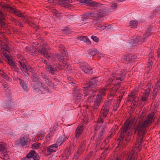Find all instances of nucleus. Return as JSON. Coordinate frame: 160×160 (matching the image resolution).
Here are the masks:
<instances>
[{"label":"nucleus","mask_w":160,"mask_h":160,"mask_svg":"<svg viewBox=\"0 0 160 160\" xmlns=\"http://www.w3.org/2000/svg\"><path fill=\"white\" fill-rule=\"evenodd\" d=\"M111 101L107 100L105 101L104 105L102 107L109 110L110 109V106L111 105Z\"/></svg>","instance_id":"nucleus-33"},{"label":"nucleus","mask_w":160,"mask_h":160,"mask_svg":"<svg viewBox=\"0 0 160 160\" xmlns=\"http://www.w3.org/2000/svg\"><path fill=\"white\" fill-rule=\"evenodd\" d=\"M138 22L135 20H133L130 21L129 25L131 28H136L138 26Z\"/></svg>","instance_id":"nucleus-35"},{"label":"nucleus","mask_w":160,"mask_h":160,"mask_svg":"<svg viewBox=\"0 0 160 160\" xmlns=\"http://www.w3.org/2000/svg\"><path fill=\"white\" fill-rule=\"evenodd\" d=\"M26 156L29 158L33 157L34 160H39L40 159V157L38 154L34 150H31L27 154Z\"/></svg>","instance_id":"nucleus-19"},{"label":"nucleus","mask_w":160,"mask_h":160,"mask_svg":"<svg viewBox=\"0 0 160 160\" xmlns=\"http://www.w3.org/2000/svg\"><path fill=\"white\" fill-rule=\"evenodd\" d=\"M135 121V119H131L130 120L129 122H125V123H128L129 124V127H130V125L132 126L134 124Z\"/></svg>","instance_id":"nucleus-58"},{"label":"nucleus","mask_w":160,"mask_h":160,"mask_svg":"<svg viewBox=\"0 0 160 160\" xmlns=\"http://www.w3.org/2000/svg\"><path fill=\"white\" fill-rule=\"evenodd\" d=\"M32 87L33 89L36 92H39L40 91L39 88L36 87L35 84H32Z\"/></svg>","instance_id":"nucleus-53"},{"label":"nucleus","mask_w":160,"mask_h":160,"mask_svg":"<svg viewBox=\"0 0 160 160\" xmlns=\"http://www.w3.org/2000/svg\"><path fill=\"white\" fill-rule=\"evenodd\" d=\"M106 90L104 88H101L98 90V93L95 99L93 108L95 109L98 108L100 103L106 94Z\"/></svg>","instance_id":"nucleus-2"},{"label":"nucleus","mask_w":160,"mask_h":160,"mask_svg":"<svg viewBox=\"0 0 160 160\" xmlns=\"http://www.w3.org/2000/svg\"><path fill=\"white\" fill-rule=\"evenodd\" d=\"M45 83L49 87H53L54 85V84L50 80L49 78L48 80H47L45 81Z\"/></svg>","instance_id":"nucleus-45"},{"label":"nucleus","mask_w":160,"mask_h":160,"mask_svg":"<svg viewBox=\"0 0 160 160\" xmlns=\"http://www.w3.org/2000/svg\"><path fill=\"white\" fill-rule=\"evenodd\" d=\"M93 151L90 152L87 155L86 158L90 160L91 157L93 155Z\"/></svg>","instance_id":"nucleus-63"},{"label":"nucleus","mask_w":160,"mask_h":160,"mask_svg":"<svg viewBox=\"0 0 160 160\" xmlns=\"http://www.w3.org/2000/svg\"><path fill=\"white\" fill-rule=\"evenodd\" d=\"M72 146H70L68 151H67L66 156L67 158H69V156L71 154V152L72 151Z\"/></svg>","instance_id":"nucleus-42"},{"label":"nucleus","mask_w":160,"mask_h":160,"mask_svg":"<svg viewBox=\"0 0 160 160\" xmlns=\"http://www.w3.org/2000/svg\"><path fill=\"white\" fill-rule=\"evenodd\" d=\"M111 160H121V159L118 155H115Z\"/></svg>","instance_id":"nucleus-64"},{"label":"nucleus","mask_w":160,"mask_h":160,"mask_svg":"<svg viewBox=\"0 0 160 160\" xmlns=\"http://www.w3.org/2000/svg\"><path fill=\"white\" fill-rule=\"evenodd\" d=\"M19 67L22 72L26 76H29L28 72L30 70L31 67L28 65V63L26 59H22L20 61H18Z\"/></svg>","instance_id":"nucleus-4"},{"label":"nucleus","mask_w":160,"mask_h":160,"mask_svg":"<svg viewBox=\"0 0 160 160\" xmlns=\"http://www.w3.org/2000/svg\"><path fill=\"white\" fill-rule=\"evenodd\" d=\"M58 50L60 52V53L61 54H64L65 56L67 55V51L66 50V48L64 45L62 44H59L58 46Z\"/></svg>","instance_id":"nucleus-29"},{"label":"nucleus","mask_w":160,"mask_h":160,"mask_svg":"<svg viewBox=\"0 0 160 160\" xmlns=\"http://www.w3.org/2000/svg\"><path fill=\"white\" fill-rule=\"evenodd\" d=\"M104 5L102 4H100V3H98L95 1H93L92 0L91 4L90 5L91 7H97L98 6L100 7H102Z\"/></svg>","instance_id":"nucleus-37"},{"label":"nucleus","mask_w":160,"mask_h":160,"mask_svg":"<svg viewBox=\"0 0 160 160\" xmlns=\"http://www.w3.org/2000/svg\"><path fill=\"white\" fill-rule=\"evenodd\" d=\"M14 105V102L13 101L12 97H9L8 98L6 102L4 103V107L5 108L10 109L13 108Z\"/></svg>","instance_id":"nucleus-16"},{"label":"nucleus","mask_w":160,"mask_h":160,"mask_svg":"<svg viewBox=\"0 0 160 160\" xmlns=\"http://www.w3.org/2000/svg\"><path fill=\"white\" fill-rule=\"evenodd\" d=\"M153 64L152 61H149L148 62L147 65V70L150 71L151 68H152V65Z\"/></svg>","instance_id":"nucleus-47"},{"label":"nucleus","mask_w":160,"mask_h":160,"mask_svg":"<svg viewBox=\"0 0 160 160\" xmlns=\"http://www.w3.org/2000/svg\"><path fill=\"white\" fill-rule=\"evenodd\" d=\"M155 117L154 112L149 113L145 118L141 116L136 121V125L134 128V134L137 132V135H145L147 133V128L154 121Z\"/></svg>","instance_id":"nucleus-1"},{"label":"nucleus","mask_w":160,"mask_h":160,"mask_svg":"<svg viewBox=\"0 0 160 160\" xmlns=\"http://www.w3.org/2000/svg\"><path fill=\"white\" fill-rule=\"evenodd\" d=\"M98 80L97 78H94L91 79L87 84L88 90H97Z\"/></svg>","instance_id":"nucleus-12"},{"label":"nucleus","mask_w":160,"mask_h":160,"mask_svg":"<svg viewBox=\"0 0 160 160\" xmlns=\"http://www.w3.org/2000/svg\"><path fill=\"white\" fill-rule=\"evenodd\" d=\"M121 82H117V83L114 84V86L111 88L110 92L108 94V100L112 101V99L115 96L117 91L121 86Z\"/></svg>","instance_id":"nucleus-10"},{"label":"nucleus","mask_w":160,"mask_h":160,"mask_svg":"<svg viewBox=\"0 0 160 160\" xmlns=\"http://www.w3.org/2000/svg\"><path fill=\"white\" fill-rule=\"evenodd\" d=\"M83 153V148L82 147H80L75 153L72 158V160H78L80 157V156Z\"/></svg>","instance_id":"nucleus-22"},{"label":"nucleus","mask_w":160,"mask_h":160,"mask_svg":"<svg viewBox=\"0 0 160 160\" xmlns=\"http://www.w3.org/2000/svg\"><path fill=\"white\" fill-rule=\"evenodd\" d=\"M61 68H62L63 70H65L68 71L70 69V65L67 63L66 62H65L62 65L60 66Z\"/></svg>","instance_id":"nucleus-34"},{"label":"nucleus","mask_w":160,"mask_h":160,"mask_svg":"<svg viewBox=\"0 0 160 160\" xmlns=\"http://www.w3.org/2000/svg\"><path fill=\"white\" fill-rule=\"evenodd\" d=\"M8 152L6 148V144L3 142H0V158L4 160H9Z\"/></svg>","instance_id":"nucleus-6"},{"label":"nucleus","mask_w":160,"mask_h":160,"mask_svg":"<svg viewBox=\"0 0 160 160\" xmlns=\"http://www.w3.org/2000/svg\"><path fill=\"white\" fill-rule=\"evenodd\" d=\"M80 67L85 73L88 74H92L93 72L92 68L87 63L85 62L82 63Z\"/></svg>","instance_id":"nucleus-15"},{"label":"nucleus","mask_w":160,"mask_h":160,"mask_svg":"<svg viewBox=\"0 0 160 160\" xmlns=\"http://www.w3.org/2000/svg\"><path fill=\"white\" fill-rule=\"evenodd\" d=\"M103 138L98 137L96 140V141L95 145L96 147L98 146L102 142V140Z\"/></svg>","instance_id":"nucleus-40"},{"label":"nucleus","mask_w":160,"mask_h":160,"mask_svg":"<svg viewBox=\"0 0 160 160\" xmlns=\"http://www.w3.org/2000/svg\"><path fill=\"white\" fill-rule=\"evenodd\" d=\"M60 55L58 57V58L60 62H63L64 61V59L65 58L64 57H67L68 56V53H67V55L65 56L64 54H61V53H60L59 54Z\"/></svg>","instance_id":"nucleus-38"},{"label":"nucleus","mask_w":160,"mask_h":160,"mask_svg":"<svg viewBox=\"0 0 160 160\" xmlns=\"http://www.w3.org/2000/svg\"><path fill=\"white\" fill-rule=\"evenodd\" d=\"M109 110L102 107L97 121L98 123L101 124L103 122L105 118L107 117Z\"/></svg>","instance_id":"nucleus-11"},{"label":"nucleus","mask_w":160,"mask_h":160,"mask_svg":"<svg viewBox=\"0 0 160 160\" xmlns=\"http://www.w3.org/2000/svg\"><path fill=\"white\" fill-rule=\"evenodd\" d=\"M106 151H104L101 154L100 156V158H99L101 160L104 159L106 157L105 154H106Z\"/></svg>","instance_id":"nucleus-51"},{"label":"nucleus","mask_w":160,"mask_h":160,"mask_svg":"<svg viewBox=\"0 0 160 160\" xmlns=\"http://www.w3.org/2000/svg\"><path fill=\"white\" fill-rule=\"evenodd\" d=\"M65 141L66 138H65V136L63 135L61 136L57 139L56 143L59 146L62 145Z\"/></svg>","instance_id":"nucleus-30"},{"label":"nucleus","mask_w":160,"mask_h":160,"mask_svg":"<svg viewBox=\"0 0 160 160\" xmlns=\"http://www.w3.org/2000/svg\"><path fill=\"white\" fill-rule=\"evenodd\" d=\"M17 58L18 59V61H20L22 59H26L22 55L20 54H18L17 55Z\"/></svg>","instance_id":"nucleus-52"},{"label":"nucleus","mask_w":160,"mask_h":160,"mask_svg":"<svg viewBox=\"0 0 160 160\" xmlns=\"http://www.w3.org/2000/svg\"><path fill=\"white\" fill-rule=\"evenodd\" d=\"M137 156L136 153L132 151L129 153L124 160H136Z\"/></svg>","instance_id":"nucleus-25"},{"label":"nucleus","mask_w":160,"mask_h":160,"mask_svg":"<svg viewBox=\"0 0 160 160\" xmlns=\"http://www.w3.org/2000/svg\"><path fill=\"white\" fill-rule=\"evenodd\" d=\"M2 48L6 51H8L9 50V47L6 43H4L2 45Z\"/></svg>","instance_id":"nucleus-61"},{"label":"nucleus","mask_w":160,"mask_h":160,"mask_svg":"<svg viewBox=\"0 0 160 160\" xmlns=\"http://www.w3.org/2000/svg\"><path fill=\"white\" fill-rule=\"evenodd\" d=\"M137 93L136 91H133L132 92L130 96V97L133 99V101H134L135 102H136V101H135V98H136V95Z\"/></svg>","instance_id":"nucleus-46"},{"label":"nucleus","mask_w":160,"mask_h":160,"mask_svg":"<svg viewBox=\"0 0 160 160\" xmlns=\"http://www.w3.org/2000/svg\"><path fill=\"white\" fill-rule=\"evenodd\" d=\"M91 38L93 40V41L96 42H97L99 41V38L97 36L92 35L91 36Z\"/></svg>","instance_id":"nucleus-56"},{"label":"nucleus","mask_w":160,"mask_h":160,"mask_svg":"<svg viewBox=\"0 0 160 160\" xmlns=\"http://www.w3.org/2000/svg\"><path fill=\"white\" fill-rule=\"evenodd\" d=\"M83 131V126H79L77 127L75 131V138H78L82 134Z\"/></svg>","instance_id":"nucleus-27"},{"label":"nucleus","mask_w":160,"mask_h":160,"mask_svg":"<svg viewBox=\"0 0 160 160\" xmlns=\"http://www.w3.org/2000/svg\"><path fill=\"white\" fill-rule=\"evenodd\" d=\"M56 149H53L49 147V146L47 148V152L48 154H51L52 152H56Z\"/></svg>","instance_id":"nucleus-43"},{"label":"nucleus","mask_w":160,"mask_h":160,"mask_svg":"<svg viewBox=\"0 0 160 160\" xmlns=\"http://www.w3.org/2000/svg\"><path fill=\"white\" fill-rule=\"evenodd\" d=\"M92 13L90 12V13H85L82 14V16L83 17H85L86 18H88V17L90 16H92Z\"/></svg>","instance_id":"nucleus-62"},{"label":"nucleus","mask_w":160,"mask_h":160,"mask_svg":"<svg viewBox=\"0 0 160 160\" xmlns=\"http://www.w3.org/2000/svg\"><path fill=\"white\" fill-rule=\"evenodd\" d=\"M158 91V89L157 88H154L152 92V97L153 98H155L157 95V92Z\"/></svg>","instance_id":"nucleus-48"},{"label":"nucleus","mask_w":160,"mask_h":160,"mask_svg":"<svg viewBox=\"0 0 160 160\" xmlns=\"http://www.w3.org/2000/svg\"><path fill=\"white\" fill-rule=\"evenodd\" d=\"M148 57H149V60L148 61H152V60H154V59L153 58H154V54L153 52L152 51H151L149 55H148Z\"/></svg>","instance_id":"nucleus-44"},{"label":"nucleus","mask_w":160,"mask_h":160,"mask_svg":"<svg viewBox=\"0 0 160 160\" xmlns=\"http://www.w3.org/2000/svg\"><path fill=\"white\" fill-rule=\"evenodd\" d=\"M37 50L40 53L43 54L45 57H46L47 58H50V54L48 53L45 48L43 47L41 48H37Z\"/></svg>","instance_id":"nucleus-24"},{"label":"nucleus","mask_w":160,"mask_h":160,"mask_svg":"<svg viewBox=\"0 0 160 160\" xmlns=\"http://www.w3.org/2000/svg\"><path fill=\"white\" fill-rule=\"evenodd\" d=\"M150 88H148L145 89L144 90L143 94L148 96L150 91Z\"/></svg>","instance_id":"nucleus-54"},{"label":"nucleus","mask_w":160,"mask_h":160,"mask_svg":"<svg viewBox=\"0 0 160 160\" xmlns=\"http://www.w3.org/2000/svg\"><path fill=\"white\" fill-rule=\"evenodd\" d=\"M48 66V68L49 69V72H51L52 74H55V72L58 70V68H57L56 67H52L51 65Z\"/></svg>","instance_id":"nucleus-36"},{"label":"nucleus","mask_w":160,"mask_h":160,"mask_svg":"<svg viewBox=\"0 0 160 160\" xmlns=\"http://www.w3.org/2000/svg\"><path fill=\"white\" fill-rule=\"evenodd\" d=\"M31 47L30 48L29 47L27 46L25 48V50L27 52H30L32 53H35V51L34 50L33 51L31 49Z\"/></svg>","instance_id":"nucleus-50"},{"label":"nucleus","mask_w":160,"mask_h":160,"mask_svg":"<svg viewBox=\"0 0 160 160\" xmlns=\"http://www.w3.org/2000/svg\"><path fill=\"white\" fill-rule=\"evenodd\" d=\"M141 42V37L140 36L137 37L133 41L132 45L135 46L139 44Z\"/></svg>","instance_id":"nucleus-32"},{"label":"nucleus","mask_w":160,"mask_h":160,"mask_svg":"<svg viewBox=\"0 0 160 160\" xmlns=\"http://www.w3.org/2000/svg\"><path fill=\"white\" fill-rule=\"evenodd\" d=\"M160 87V80H158L157 82H156L155 86L154 87V88H157L158 89Z\"/></svg>","instance_id":"nucleus-60"},{"label":"nucleus","mask_w":160,"mask_h":160,"mask_svg":"<svg viewBox=\"0 0 160 160\" xmlns=\"http://www.w3.org/2000/svg\"><path fill=\"white\" fill-rule=\"evenodd\" d=\"M7 62L11 66H14L15 65V63L11 59H8V60L7 61Z\"/></svg>","instance_id":"nucleus-57"},{"label":"nucleus","mask_w":160,"mask_h":160,"mask_svg":"<svg viewBox=\"0 0 160 160\" xmlns=\"http://www.w3.org/2000/svg\"><path fill=\"white\" fill-rule=\"evenodd\" d=\"M71 29L68 27H65L64 29L62 30V31L65 33L68 34L70 32Z\"/></svg>","instance_id":"nucleus-49"},{"label":"nucleus","mask_w":160,"mask_h":160,"mask_svg":"<svg viewBox=\"0 0 160 160\" xmlns=\"http://www.w3.org/2000/svg\"><path fill=\"white\" fill-rule=\"evenodd\" d=\"M108 8H103L96 12L92 13V16L93 17V22L96 23L99 22L100 20L104 15H107L108 13Z\"/></svg>","instance_id":"nucleus-3"},{"label":"nucleus","mask_w":160,"mask_h":160,"mask_svg":"<svg viewBox=\"0 0 160 160\" xmlns=\"http://www.w3.org/2000/svg\"><path fill=\"white\" fill-rule=\"evenodd\" d=\"M126 74V72L124 69H119L118 70L114 72L112 74V77H116V80H119L121 81H123L125 78ZM117 82L115 83H117Z\"/></svg>","instance_id":"nucleus-5"},{"label":"nucleus","mask_w":160,"mask_h":160,"mask_svg":"<svg viewBox=\"0 0 160 160\" xmlns=\"http://www.w3.org/2000/svg\"><path fill=\"white\" fill-rule=\"evenodd\" d=\"M1 7H0V26L2 28H5L7 27V25L4 22L3 20L5 19L3 14L1 11Z\"/></svg>","instance_id":"nucleus-23"},{"label":"nucleus","mask_w":160,"mask_h":160,"mask_svg":"<svg viewBox=\"0 0 160 160\" xmlns=\"http://www.w3.org/2000/svg\"><path fill=\"white\" fill-rule=\"evenodd\" d=\"M20 143L22 146L29 145L31 141L28 136L25 135L23 137H21Z\"/></svg>","instance_id":"nucleus-18"},{"label":"nucleus","mask_w":160,"mask_h":160,"mask_svg":"<svg viewBox=\"0 0 160 160\" xmlns=\"http://www.w3.org/2000/svg\"><path fill=\"white\" fill-rule=\"evenodd\" d=\"M107 123L106 122H105L103 124L101 125L98 128V126L97 125L95 127V131H98V137L102 138H104V134L106 132V129L107 127L106 125Z\"/></svg>","instance_id":"nucleus-9"},{"label":"nucleus","mask_w":160,"mask_h":160,"mask_svg":"<svg viewBox=\"0 0 160 160\" xmlns=\"http://www.w3.org/2000/svg\"><path fill=\"white\" fill-rule=\"evenodd\" d=\"M41 145L40 143H34L32 145V149H38Z\"/></svg>","instance_id":"nucleus-41"},{"label":"nucleus","mask_w":160,"mask_h":160,"mask_svg":"<svg viewBox=\"0 0 160 160\" xmlns=\"http://www.w3.org/2000/svg\"><path fill=\"white\" fill-rule=\"evenodd\" d=\"M97 90H88L84 93V98L87 101L90 103L93 101V98Z\"/></svg>","instance_id":"nucleus-8"},{"label":"nucleus","mask_w":160,"mask_h":160,"mask_svg":"<svg viewBox=\"0 0 160 160\" xmlns=\"http://www.w3.org/2000/svg\"><path fill=\"white\" fill-rule=\"evenodd\" d=\"M18 80L20 82V84L21 85L22 88L26 91L28 90V85L24 80L19 78H17V80Z\"/></svg>","instance_id":"nucleus-28"},{"label":"nucleus","mask_w":160,"mask_h":160,"mask_svg":"<svg viewBox=\"0 0 160 160\" xmlns=\"http://www.w3.org/2000/svg\"><path fill=\"white\" fill-rule=\"evenodd\" d=\"M148 97V96L143 94V96L141 98V100L142 101H146L147 100Z\"/></svg>","instance_id":"nucleus-55"},{"label":"nucleus","mask_w":160,"mask_h":160,"mask_svg":"<svg viewBox=\"0 0 160 160\" xmlns=\"http://www.w3.org/2000/svg\"><path fill=\"white\" fill-rule=\"evenodd\" d=\"M87 37L84 36H80L78 38H77V39H79L81 41H82L85 42L86 40V39Z\"/></svg>","instance_id":"nucleus-59"},{"label":"nucleus","mask_w":160,"mask_h":160,"mask_svg":"<svg viewBox=\"0 0 160 160\" xmlns=\"http://www.w3.org/2000/svg\"><path fill=\"white\" fill-rule=\"evenodd\" d=\"M0 6L3 8L5 10L10 11L12 10L14 13L20 17L22 13H21L18 10L16 9L12 8L9 6L7 4L5 3H3L2 1H0Z\"/></svg>","instance_id":"nucleus-13"},{"label":"nucleus","mask_w":160,"mask_h":160,"mask_svg":"<svg viewBox=\"0 0 160 160\" xmlns=\"http://www.w3.org/2000/svg\"><path fill=\"white\" fill-rule=\"evenodd\" d=\"M39 75L43 79V80L45 81L47 80H48L49 77L47 76L46 73L44 72H41Z\"/></svg>","instance_id":"nucleus-39"},{"label":"nucleus","mask_w":160,"mask_h":160,"mask_svg":"<svg viewBox=\"0 0 160 160\" xmlns=\"http://www.w3.org/2000/svg\"><path fill=\"white\" fill-rule=\"evenodd\" d=\"M130 128V127H129V124L125 123L123 126H122V128L120 130H121V134L118 139V140L120 141V143H122L123 142L124 140L123 138L124 136L126 135L128 130Z\"/></svg>","instance_id":"nucleus-7"},{"label":"nucleus","mask_w":160,"mask_h":160,"mask_svg":"<svg viewBox=\"0 0 160 160\" xmlns=\"http://www.w3.org/2000/svg\"><path fill=\"white\" fill-rule=\"evenodd\" d=\"M138 140L136 141L135 144V148L137 149L141 148V144L143 141V138L144 137V135H138Z\"/></svg>","instance_id":"nucleus-20"},{"label":"nucleus","mask_w":160,"mask_h":160,"mask_svg":"<svg viewBox=\"0 0 160 160\" xmlns=\"http://www.w3.org/2000/svg\"><path fill=\"white\" fill-rule=\"evenodd\" d=\"M152 28L151 27H149L146 31V33L143 36L142 38L143 42H144L146 38H148L151 35V31Z\"/></svg>","instance_id":"nucleus-31"},{"label":"nucleus","mask_w":160,"mask_h":160,"mask_svg":"<svg viewBox=\"0 0 160 160\" xmlns=\"http://www.w3.org/2000/svg\"><path fill=\"white\" fill-rule=\"evenodd\" d=\"M132 135V133L131 132H128L125 137V136H124V138H123V140H124L123 142L120 143L119 142V144L121 145H122V144L125 145L130 140Z\"/></svg>","instance_id":"nucleus-26"},{"label":"nucleus","mask_w":160,"mask_h":160,"mask_svg":"<svg viewBox=\"0 0 160 160\" xmlns=\"http://www.w3.org/2000/svg\"><path fill=\"white\" fill-rule=\"evenodd\" d=\"M124 62L127 64L134 61L137 58L136 55L132 54L125 55L124 56Z\"/></svg>","instance_id":"nucleus-17"},{"label":"nucleus","mask_w":160,"mask_h":160,"mask_svg":"<svg viewBox=\"0 0 160 160\" xmlns=\"http://www.w3.org/2000/svg\"><path fill=\"white\" fill-rule=\"evenodd\" d=\"M31 78L32 80V82L36 83L37 85L39 86L40 87H43L44 84L40 81V77L38 76L37 73L32 72Z\"/></svg>","instance_id":"nucleus-14"},{"label":"nucleus","mask_w":160,"mask_h":160,"mask_svg":"<svg viewBox=\"0 0 160 160\" xmlns=\"http://www.w3.org/2000/svg\"><path fill=\"white\" fill-rule=\"evenodd\" d=\"M81 92L79 89L75 90L74 93L73 98L76 101L79 102L81 99Z\"/></svg>","instance_id":"nucleus-21"}]
</instances>
